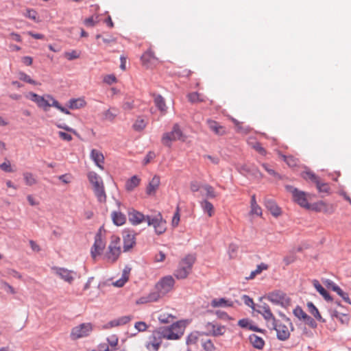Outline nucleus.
Masks as SVG:
<instances>
[{
  "mask_svg": "<svg viewBox=\"0 0 351 351\" xmlns=\"http://www.w3.org/2000/svg\"><path fill=\"white\" fill-rule=\"evenodd\" d=\"M132 319V317L130 315L123 316L118 318L117 319L113 320L110 322L112 326H117L123 325L128 323Z\"/></svg>",
  "mask_w": 351,
  "mask_h": 351,
  "instance_id": "obj_48",
  "label": "nucleus"
},
{
  "mask_svg": "<svg viewBox=\"0 0 351 351\" xmlns=\"http://www.w3.org/2000/svg\"><path fill=\"white\" fill-rule=\"evenodd\" d=\"M269 328L276 331L278 339L285 341L289 338L290 331L293 330V326L290 319L284 315L283 322H278L276 320L275 326H271Z\"/></svg>",
  "mask_w": 351,
  "mask_h": 351,
  "instance_id": "obj_4",
  "label": "nucleus"
},
{
  "mask_svg": "<svg viewBox=\"0 0 351 351\" xmlns=\"http://www.w3.org/2000/svg\"><path fill=\"white\" fill-rule=\"evenodd\" d=\"M266 298L272 304L287 308L291 305V298L282 291L276 290L269 293Z\"/></svg>",
  "mask_w": 351,
  "mask_h": 351,
  "instance_id": "obj_6",
  "label": "nucleus"
},
{
  "mask_svg": "<svg viewBox=\"0 0 351 351\" xmlns=\"http://www.w3.org/2000/svg\"><path fill=\"white\" fill-rule=\"evenodd\" d=\"M215 315H217V317L219 319H221L224 320V321H230V320H232L233 319L232 317L229 316L228 315V313L224 312V311H217L215 312Z\"/></svg>",
  "mask_w": 351,
  "mask_h": 351,
  "instance_id": "obj_59",
  "label": "nucleus"
},
{
  "mask_svg": "<svg viewBox=\"0 0 351 351\" xmlns=\"http://www.w3.org/2000/svg\"><path fill=\"white\" fill-rule=\"evenodd\" d=\"M176 141H184V136L178 124L173 125L172 130L163 134L161 142L168 147L171 146V143Z\"/></svg>",
  "mask_w": 351,
  "mask_h": 351,
  "instance_id": "obj_5",
  "label": "nucleus"
},
{
  "mask_svg": "<svg viewBox=\"0 0 351 351\" xmlns=\"http://www.w3.org/2000/svg\"><path fill=\"white\" fill-rule=\"evenodd\" d=\"M147 124V120L143 117L139 116L134 121L132 128L136 132H141L146 128Z\"/></svg>",
  "mask_w": 351,
  "mask_h": 351,
  "instance_id": "obj_33",
  "label": "nucleus"
},
{
  "mask_svg": "<svg viewBox=\"0 0 351 351\" xmlns=\"http://www.w3.org/2000/svg\"><path fill=\"white\" fill-rule=\"evenodd\" d=\"M185 326L182 322H177L168 327H162L156 330L159 337L169 340L179 339L184 332Z\"/></svg>",
  "mask_w": 351,
  "mask_h": 351,
  "instance_id": "obj_2",
  "label": "nucleus"
},
{
  "mask_svg": "<svg viewBox=\"0 0 351 351\" xmlns=\"http://www.w3.org/2000/svg\"><path fill=\"white\" fill-rule=\"evenodd\" d=\"M95 195L96 196L97 201L100 203H106V194L104 189V184L100 185L99 187L93 189Z\"/></svg>",
  "mask_w": 351,
  "mask_h": 351,
  "instance_id": "obj_34",
  "label": "nucleus"
},
{
  "mask_svg": "<svg viewBox=\"0 0 351 351\" xmlns=\"http://www.w3.org/2000/svg\"><path fill=\"white\" fill-rule=\"evenodd\" d=\"M250 214L252 215H256L257 216H261L262 215V209L257 204L255 195H253L251 197V202H250Z\"/></svg>",
  "mask_w": 351,
  "mask_h": 351,
  "instance_id": "obj_39",
  "label": "nucleus"
},
{
  "mask_svg": "<svg viewBox=\"0 0 351 351\" xmlns=\"http://www.w3.org/2000/svg\"><path fill=\"white\" fill-rule=\"evenodd\" d=\"M121 254L120 239L117 237H112L108 251L106 253V258L108 262H115Z\"/></svg>",
  "mask_w": 351,
  "mask_h": 351,
  "instance_id": "obj_9",
  "label": "nucleus"
},
{
  "mask_svg": "<svg viewBox=\"0 0 351 351\" xmlns=\"http://www.w3.org/2000/svg\"><path fill=\"white\" fill-rule=\"evenodd\" d=\"M47 95L40 96L33 92H29L25 95V97L36 103L38 108L47 111L49 107L52 106L51 100L49 98H47Z\"/></svg>",
  "mask_w": 351,
  "mask_h": 351,
  "instance_id": "obj_11",
  "label": "nucleus"
},
{
  "mask_svg": "<svg viewBox=\"0 0 351 351\" xmlns=\"http://www.w3.org/2000/svg\"><path fill=\"white\" fill-rule=\"evenodd\" d=\"M304 322L312 328H316L317 326L315 320L309 315L307 316Z\"/></svg>",
  "mask_w": 351,
  "mask_h": 351,
  "instance_id": "obj_64",
  "label": "nucleus"
},
{
  "mask_svg": "<svg viewBox=\"0 0 351 351\" xmlns=\"http://www.w3.org/2000/svg\"><path fill=\"white\" fill-rule=\"evenodd\" d=\"M187 98L189 101L193 104L197 102H204L206 101L205 97L197 92L189 93L187 95Z\"/></svg>",
  "mask_w": 351,
  "mask_h": 351,
  "instance_id": "obj_41",
  "label": "nucleus"
},
{
  "mask_svg": "<svg viewBox=\"0 0 351 351\" xmlns=\"http://www.w3.org/2000/svg\"><path fill=\"white\" fill-rule=\"evenodd\" d=\"M154 104L158 110L165 114L167 112V106L164 98L161 95H156L154 98Z\"/></svg>",
  "mask_w": 351,
  "mask_h": 351,
  "instance_id": "obj_40",
  "label": "nucleus"
},
{
  "mask_svg": "<svg viewBox=\"0 0 351 351\" xmlns=\"http://www.w3.org/2000/svg\"><path fill=\"white\" fill-rule=\"evenodd\" d=\"M286 189L288 192L291 193L294 202L302 207L308 209L310 208L311 204L308 202L307 194L306 193L289 185L286 186Z\"/></svg>",
  "mask_w": 351,
  "mask_h": 351,
  "instance_id": "obj_10",
  "label": "nucleus"
},
{
  "mask_svg": "<svg viewBox=\"0 0 351 351\" xmlns=\"http://www.w3.org/2000/svg\"><path fill=\"white\" fill-rule=\"evenodd\" d=\"M256 311L263 317L269 328L275 326L276 319L267 304L259 305Z\"/></svg>",
  "mask_w": 351,
  "mask_h": 351,
  "instance_id": "obj_13",
  "label": "nucleus"
},
{
  "mask_svg": "<svg viewBox=\"0 0 351 351\" xmlns=\"http://www.w3.org/2000/svg\"><path fill=\"white\" fill-rule=\"evenodd\" d=\"M238 250V245L235 243H230L229 245L228 252L230 258H234L237 256Z\"/></svg>",
  "mask_w": 351,
  "mask_h": 351,
  "instance_id": "obj_52",
  "label": "nucleus"
},
{
  "mask_svg": "<svg viewBox=\"0 0 351 351\" xmlns=\"http://www.w3.org/2000/svg\"><path fill=\"white\" fill-rule=\"evenodd\" d=\"M266 208L271 212L274 217H278L281 215L280 208L271 199H267L265 202Z\"/></svg>",
  "mask_w": 351,
  "mask_h": 351,
  "instance_id": "obj_26",
  "label": "nucleus"
},
{
  "mask_svg": "<svg viewBox=\"0 0 351 351\" xmlns=\"http://www.w3.org/2000/svg\"><path fill=\"white\" fill-rule=\"evenodd\" d=\"M175 319V316L168 313H161L158 316V320L164 324L172 322Z\"/></svg>",
  "mask_w": 351,
  "mask_h": 351,
  "instance_id": "obj_44",
  "label": "nucleus"
},
{
  "mask_svg": "<svg viewBox=\"0 0 351 351\" xmlns=\"http://www.w3.org/2000/svg\"><path fill=\"white\" fill-rule=\"evenodd\" d=\"M200 206L203 210L204 213H207L209 217H211L215 214V208L211 202L207 199H204L199 202Z\"/></svg>",
  "mask_w": 351,
  "mask_h": 351,
  "instance_id": "obj_27",
  "label": "nucleus"
},
{
  "mask_svg": "<svg viewBox=\"0 0 351 351\" xmlns=\"http://www.w3.org/2000/svg\"><path fill=\"white\" fill-rule=\"evenodd\" d=\"M293 315L300 320L304 321L308 315L300 306H297L293 311Z\"/></svg>",
  "mask_w": 351,
  "mask_h": 351,
  "instance_id": "obj_46",
  "label": "nucleus"
},
{
  "mask_svg": "<svg viewBox=\"0 0 351 351\" xmlns=\"http://www.w3.org/2000/svg\"><path fill=\"white\" fill-rule=\"evenodd\" d=\"M90 158L100 169L104 170V156L100 151L95 149H92Z\"/></svg>",
  "mask_w": 351,
  "mask_h": 351,
  "instance_id": "obj_24",
  "label": "nucleus"
},
{
  "mask_svg": "<svg viewBox=\"0 0 351 351\" xmlns=\"http://www.w3.org/2000/svg\"><path fill=\"white\" fill-rule=\"evenodd\" d=\"M68 105L71 109H79L84 108L86 105V102L84 98L71 99L69 101Z\"/></svg>",
  "mask_w": 351,
  "mask_h": 351,
  "instance_id": "obj_37",
  "label": "nucleus"
},
{
  "mask_svg": "<svg viewBox=\"0 0 351 351\" xmlns=\"http://www.w3.org/2000/svg\"><path fill=\"white\" fill-rule=\"evenodd\" d=\"M88 179L93 185V189L104 185V182L101 177L94 171L88 173Z\"/></svg>",
  "mask_w": 351,
  "mask_h": 351,
  "instance_id": "obj_29",
  "label": "nucleus"
},
{
  "mask_svg": "<svg viewBox=\"0 0 351 351\" xmlns=\"http://www.w3.org/2000/svg\"><path fill=\"white\" fill-rule=\"evenodd\" d=\"M135 328L139 332L145 331L147 328V325L144 322H138L134 325Z\"/></svg>",
  "mask_w": 351,
  "mask_h": 351,
  "instance_id": "obj_62",
  "label": "nucleus"
},
{
  "mask_svg": "<svg viewBox=\"0 0 351 351\" xmlns=\"http://www.w3.org/2000/svg\"><path fill=\"white\" fill-rule=\"evenodd\" d=\"M51 270L54 274L69 284L73 283L77 276L75 271L64 267H53L51 268Z\"/></svg>",
  "mask_w": 351,
  "mask_h": 351,
  "instance_id": "obj_12",
  "label": "nucleus"
},
{
  "mask_svg": "<svg viewBox=\"0 0 351 351\" xmlns=\"http://www.w3.org/2000/svg\"><path fill=\"white\" fill-rule=\"evenodd\" d=\"M118 114V110L115 108H110L103 113L104 119L110 122H114Z\"/></svg>",
  "mask_w": 351,
  "mask_h": 351,
  "instance_id": "obj_38",
  "label": "nucleus"
},
{
  "mask_svg": "<svg viewBox=\"0 0 351 351\" xmlns=\"http://www.w3.org/2000/svg\"><path fill=\"white\" fill-rule=\"evenodd\" d=\"M107 341L108 344L101 343L99 345L100 351H125L124 350H118L117 348L118 337L116 335L109 337Z\"/></svg>",
  "mask_w": 351,
  "mask_h": 351,
  "instance_id": "obj_18",
  "label": "nucleus"
},
{
  "mask_svg": "<svg viewBox=\"0 0 351 351\" xmlns=\"http://www.w3.org/2000/svg\"><path fill=\"white\" fill-rule=\"evenodd\" d=\"M250 341L252 345L256 349L262 350L265 346L264 340L255 334L250 335Z\"/></svg>",
  "mask_w": 351,
  "mask_h": 351,
  "instance_id": "obj_36",
  "label": "nucleus"
},
{
  "mask_svg": "<svg viewBox=\"0 0 351 351\" xmlns=\"http://www.w3.org/2000/svg\"><path fill=\"white\" fill-rule=\"evenodd\" d=\"M201 194L206 198L213 199L217 197V193L215 191V189L212 186L207 184L202 186Z\"/></svg>",
  "mask_w": 351,
  "mask_h": 351,
  "instance_id": "obj_30",
  "label": "nucleus"
},
{
  "mask_svg": "<svg viewBox=\"0 0 351 351\" xmlns=\"http://www.w3.org/2000/svg\"><path fill=\"white\" fill-rule=\"evenodd\" d=\"M99 22L98 16H91L84 20V23L86 27H94Z\"/></svg>",
  "mask_w": 351,
  "mask_h": 351,
  "instance_id": "obj_54",
  "label": "nucleus"
},
{
  "mask_svg": "<svg viewBox=\"0 0 351 351\" xmlns=\"http://www.w3.org/2000/svg\"><path fill=\"white\" fill-rule=\"evenodd\" d=\"M93 330V326L91 323H82L72 328L70 336L73 340L86 337Z\"/></svg>",
  "mask_w": 351,
  "mask_h": 351,
  "instance_id": "obj_7",
  "label": "nucleus"
},
{
  "mask_svg": "<svg viewBox=\"0 0 351 351\" xmlns=\"http://www.w3.org/2000/svg\"><path fill=\"white\" fill-rule=\"evenodd\" d=\"M121 107L125 111L132 110L134 108V101L132 99H128L123 103Z\"/></svg>",
  "mask_w": 351,
  "mask_h": 351,
  "instance_id": "obj_55",
  "label": "nucleus"
},
{
  "mask_svg": "<svg viewBox=\"0 0 351 351\" xmlns=\"http://www.w3.org/2000/svg\"><path fill=\"white\" fill-rule=\"evenodd\" d=\"M129 221L132 225H138L144 221L147 220V215H144L143 213L133 210L128 213Z\"/></svg>",
  "mask_w": 351,
  "mask_h": 351,
  "instance_id": "obj_22",
  "label": "nucleus"
},
{
  "mask_svg": "<svg viewBox=\"0 0 351 351\" xmlns=\"http://www.w3.org/2000/svg\"><path fill=\"white\" fill-rule=\"evenodd\" d=\"M207 124L210 130L217 135H223L226 134V129L215 121L208 119Z\"/></svg>",
  "mask_w": 351,
  "mask_h": 351,
  "instance_id": "obj_25",
  "label": "nucleus"
},
{
  "mask_svg": "<svg viewBox=\"0 0 351 351\" xmlns=\"http://www.w3.org/2000/svg\"><path fill=\"white\" fill-rule=\"evenodd\" d=\"M315 185L319 193H330V188L328 183L323 182L319 180Z\"/></svg>",
  "mask_w": 351,
  "mask_h": 351,
  "instance_id": "obj_47",
  "label": "nucleus"
},
{
  "mask_svg": "<svg viewBox=\"0 0 351 351\" xmlns=\"http://www.w3.org/2000/svg\"><path fill=\"white\" fill-rule=\"evenodd\" d=\"M148 226H153L157 234H163L166 230V221L163 219L160 213L154 216L147 215V220Z\"/></svg>",
  "mask_w": 351,
  "mask_h": 351,
  "instance_id": "obj_8",
  "label": "nucleus"
},
{
  "mask_svg": "<svg viewBox=\"0 0 351 351\" xmlns=\"http://www.w3.org/2000/svg\"><path fill=\"white\" fill-rule=\"evenodd\" d=\"M252 148L254 149L257 152L263 156H265L267 152L265 149L261 145L260 143H255L252 145Z\"/></svg>",
  "mask_w": 351,
  "mask_h": 351,
  "instance_id": "obj_61",
  "label": "nucleus"
},
{
  "mask_svg": "<svg viewBox=\"0 0 351 351\" xmlns=\"http://www.w3.org/2000/svg\"><path fill=\"white\" fill-rule=\"evenodd\" d=\"M103 81L104 83L111 85L117 82V77L113 74L106 75L104 77Z\"/></svg>",
  "mask_w": 351,
  "mask_h": 351,
  "instance_id": "obj_60",
  "label": "nucleus"
},
{
  "mask_svg": "<svg viewBox=\"0 0 351 351\" xmlns=\"http://www.w3.org/2000/svg\"><path fill=\"white\" fill-rule=\"evenodd\" d=\"M309 313L318 321L325 322L326 320L322 317L317 308L313 304V302H308L306 304Z\"/></svg>",
  "mask_w": 351,
  "mask_h": 351,
  "instance_id": "obj_35",
  "label": "nucleus"
},
{
  "mask_svg": "<svg viewBox=\"0 0 351 351\" xmlns=\"http://www.w3.org/2000/svg\"><path fill=\"white\" fill-rule=\"evenodd\" d=\"M210 306L213 308L232 307L234 306V302L232 300L225 298H214L211 300Z\"/></svg>",
  "mask_w": 351,
  "mask_h": 351,
  "instance_id": "obj_21",
  "label": "nucleus"
},
{
  "mask_svg": "<svg viewBox=\"0 0 351 351\" xmlns=\"http://www.w3.org/2000/svg\"><path fill=\"white\" fill-rule=\"evenodd\" d=\"M64 56L68 60H73L75 59H77L80 56V53L77 50H72L71 51H66L64 53Z\"/></svg>",
  "mask_w": 351,
  "mask_h": 351,
  "instance_id": "obj_51",
  "label": "nucleus"
},
{
  "mask_svg": "<svg viewBox=\"0 0 351 351\" xmlns=\"http://www.w3.org/2000/svg\"><path fill=\"white\" fill-rule=\"evenodd\" d=\"M282 158L286 162V163L291 167H296L298 163V160L292 156H285L281 155Z\"/></svg>",
  "mask_w": 351,
  "mask_h": 351,
  "instance_id": "obj_50",
  "label": "nucleus"
},
{
  "mask_svg": "<svg viewBox=\"0 0 351 351\" xmlns=\"http://www.w3.org/2000/svg\"><path fill=\"white\" fill-rule=\"evenodd\" d=\"M130 269L125 268L123 271V275L121 279L117 280L114 284L116 287H121L129 279Z\"/></svg>",
  "mask_w": 351,
  "mask_h": 351,
  "instance_id": "obj_43",
  "label": "nucleus"
},
{
  "mask_svg": "<svg viewBox=\"0 0 351 351\" xmlns=\"http://www.w3.org/2000/svg\"><path fill=\"white\" fill-rule=\"evenodd\" d=\"M313 285L317 292L324 298L326 301H331L332 298L329 293L321 285L317 280H313Z\"/></svg>",
  "mask_w": 351,
  "mask_h": 351,
  "instance_id": "obj_28",
  "label": "nucleus"
},
{
  "mask_svg": "<svg viewBox=\"0 0 351 351\" xmlns=\"http://www.w3.org/2000/svg\"><path fill=\"white\" fill-rule=\"evenodd\" d=\"M23 179L25 183L27 186H32L37 183V180L36 176L31 172H24L23 173Z\"/></svg>",
  "mask_w": 351,
  "mask_h": 351,
  "instance_id": "obj_42",
  "label": "nucleus"
},
{
  "mask_svg": "<svg viewBox=\"0 0 351 351\" xmlns=\"http://www.w3.org/2000/svg\"><path fill=\"white\" fill-rule=\"evenodd\" d=\"M113 223L117 226H122L126 221V217L119 211H113L111 214Z\"/></svg>",
  "mask_w": 351,
  "mask_h": 351,
  "instance_id": "obj_32",
  "label": "nucleus"
},
{
  "mask_svg": "<svg viewBox=\"0 0 351 351\" xmlns=\"http://www.w3.org/2000/svg\"><path fill=\"white\" fill-rule=\"evenodd\" d=\"M238 325L243 328H250L253 330H256L255 327L250 326V323L248 319H242L238 322Z\"/></svg>",
  "mask_w": 351,
  "mask_h": 351,
  "instance_id": "obj_58",
  "label": "nucleus"
},
{
  "mask_svg": "<svg viewBox=\"0 0 351 351\" xmlns=\"http://www.w3.org/2000/svg\"><path fill=\"white\" fill-rule=\"evenodd\" d=\"M309 209L315 212L323 213L326 215H331L335 213L336 208L332 204L319 201L311 204Z\"/></svg>",
  "mask_w": 351,
  "mask_h": 351,
  "instance_id": "obj_14",
  "label": "nucleus"
},
{
  "mask_svg": "<svg viewBox=\"0 0 351 351\" xmlns=\"http://www.w3.org/2000/svg\"><path fill=\"white\" fill-rule=\"evenodd\" d=\"M268 265L265 263H261L257 265L256 269L250 273V275L247 279H253L256 276L260 274L263 270H267Z\"/></svg>",
  "mask_w": 351,
  "mask_h": 351,
  "instance_id": "obj_49",
  "label": "nucleus"
},
{
  "mask_svg": "<svg viewBox=\"0 0 351 351\" xmlns=\"http://www.w3.org/2000/svg\"><path fill=\"white\" fill-rule=\"evenodd\" d=\"M0 169L5 172L11 173L14 171L8 160H5L3 163L0 164Z\"/></svg>",
  "mask_w": 351,
  "mask_h": 351,
  "instance_id": "obj_56",
  "label": "nucleus"
},
{
  "mask_svg": "<svg viewBox=\"0 0 351 351\" xmlns=\"http://www.w3.org/2000/svg\"><path fill=\"white\" fill-rule=\"evenodd\" d=\"M303 178L306 180H311L315 184L319 180L313 172L306 171L303 173Z\"/></svg>",
  "mask_w": 351,
  "mask_h": 351,
  "instance_id": "obj_57",
  "label": "nucleus"
},
{
  "mask_svg": "<svg viewBox=\"0 0 351 351\" xmlns=\"http://www.w3.org/2000/svg\"><path fill=\"white\" fill-rule=\"evenodd\" d=\"M160 184V176L155 175L152 179L149 181L147 188L146 193L148 195H155L157 190L158 189Z\"/></svg>",
  "mask_w": 351,
  "mask_h": 351,
  "instance_id": "obj_20",
  "label": "nucleus"
},
{
  "mask_svg": "<svg viewBox=\"0 0 351 351\" xmlns=\"http://www.w3.org/2000/svg\"><path fill=\"white\" fill-rule=\"evenodd\" d=\"M124 251L130 250L136 243L135 234L130 230H125L123 233Z\"/></svg>",
  "mask_w": 351,
  "mask_h": 351,
  "instance_id": "obj_19",
  "label": "nucleus"
},
{
  "mask_svg": "<svg viewBox=\"0 0 351 351\" xmlns=\"http://www.w3.org/2000/svg\"><path fill=\"white\" fill-rule=\"evenodd\" d=\"M205 329L207 335L214 337L221 336L224 335L226 331V328L219 324L214 322H208L205 324Z\"/></svg>",
  "mask_w": 351,
  "mask_h": 351,
  "instance_id": "obj_15",
  "label": "nucleus"
},
{
  "mask_svg": "<svg viewBox=\"0 0 351 351\" xmlns=\"http://www.w3.org/2000/svg\"><path fill=\"white\" fill-rule=\"evenodd\" d=\"M195 258L193 255H187L179 263L173 275L177 279H185L191 272Z\"/></svg>",
  "mask_w": 351,
  "mask_h": 351,
  "instance_id": "obj_3",
  "label": "nucleus"
},
{
  "mask_svg": "<svg viewBox=\"0 0 351 351\" xmlns=\"http://www.w3.org/2000/svg\"><path fill=\"white\" fill-rule=\"evenodd\" d=\"M162 339L156 335V330L154 331L147 344V348L150 351H158L161 345Z\"/></svg>",
  "mask_w": 351,
  "mask_h": 351,
  "instance_id": "obj_23",
  "label": "nucleus"
},
{
  "mask_svg": "<svg viewBox=\"0 0 351 351\" xmlns=\"http://www.w3.org/2000/svg\"><path fill=\"white\" fill-rule=\"evenodd\" d=\"M106 246V243L102 239L100 233L96 234L95 242L91 248V256L95 259L97 256L100 255Z\"/></svg>",
  "mask_w": 351,
  "mask_h": 351,
  "instance_id": "obj_16",
  "label": "nucleus"
},
{
  "mask_svg": "<svg viewBox=\"0 0 351 351\" xmlns=\"http://www.w3.org/2000/svg\"><path fill=\"white\" fill-rule=\"evenodd\" d=\"M19 78L20 80H22L23 82H25L27 83H29L30 84H34V85H36L37 83L36 81H34V80H32L29 75H28L27 74L25 73L24 72H20L19 73Z\"/></svg>",
  "mask_w": 351,
  "mask_h": 351,
  "instance_id": "obj_53",
  "label": "nucleus"
},
{
  "mask_svg": "<svg viewBox=\"0 0 351 351\" xmlns=\"http://www.w3.org/2000/svg\"><path fill=\"white\" fill-rule=\"evenodd\" d=\"M140 182L141 179L136 176H133L126 181L125 189L127 191H132L140 184Z\"/></svg>",
  "mask_w": 351,
  "mask_h": 351,
  "instance_id": "obj_31",
  "label": "nucleus"
},
{
  "mask_svg": "<svg viewBox=\"0 0 351 351\" xmlns=\"http://www.w3.org/2000/svg\"><path fill=\"white\" fill-rule=\"evenodd\" d=\"M141 59L143 65L147 68L156 66L158 62V58L154 56V52L150 49L142 55Z\"/></svg>",
  "mask_w": 351,
  "mask_h": 351,
  "instance_id": "obj_17",
  "label": "nucleus"
},
{
  "mask_svg": "<svg viewBox=\"0 0 351 351\" xmlns=\"http://www.w3.org/2000/svg\"><path fill=\"white\" fill-rule=\"evenodd\" d=\"M47 98H49L51 100V105L53 107H55L56 108L58 109L60 111L66 114H70V112L66 108L60 106L59 102L56 99H55V98L52 95H47Z\"/></svg>",
  "mask_w": 351,
  "mask_h": 351,
  "instance_id": "obj_45",
  "label": "nucleus"
},
{
  "mask_svg": "<svg viewBox=\"0 0 351 351\" xmlns=\"http://www.w3.org/2000/svg\"><path fill=\"white\" fill-rule=\"evenodd\" d=\"M174 284L175 280L171 276H165L156 284L154 290L147 295L140 298L136 301V304H141L158 301L172 291Z\"/></svg>",
  "mask_w": 351,
  "mask_h": 351,
  "instance_id": "obj_1",
  "label": "nucleus"
},
{
  "mask_svg": "<svg viewBox=\"0 0 351 351\" xmlns=\"http://www.w3.org/2000/svg\"><path fill=\"white\" fill-rule=\"evenodd\" d=\"M242 299L247 306L251 307L252 309H254V302L251 298L247 295H243Z\"/></svg>",
  "mask_w": 351,
  "mask_h": 351,
  "instance_id": "obj_63",
  "label": "nucleus"
}]
</instances>
